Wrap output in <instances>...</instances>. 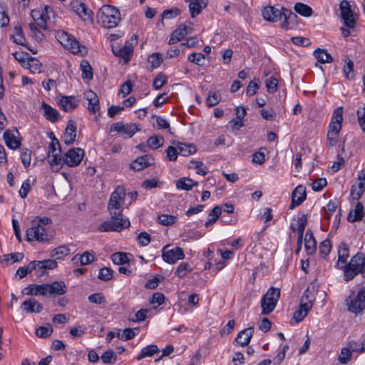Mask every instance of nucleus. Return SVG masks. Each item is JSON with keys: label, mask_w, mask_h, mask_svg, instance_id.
I'll return each mask as SVG.
<instances>
[{"label": "nucleus", "mask_w": 365, "mask_h": 365, "mask_svg": "<svg viewBox=\"0 0 365 365\" xmlns=\"http://www.w3.org/2000/svg\"><path fill=\"white\" fill-rule=\"evenodd\" d=\"M52 220L48 217H36L31 221V227L26 232V238L29 242L48 241L53 237V231L49 226Z\"/></svg>", "instance_id": "obj_1"}, {"label": "nucleus", "mask_w": 365, "mask_h": 365, "mask_svg": "<svg viewBox=\"0 0 365 365\" xmlns=\"http://www.w3.org/2000/svg\"><path fill=\"white\" fill-rule=\"evenodd\" d=\"M52 9L46 6L43 10L34 9L31 12L34 22L29 24L31 36L38 42L43 40L44 35L36 26L43 30L47 29V24L50 21V15L53 14Z\"/></svg>", "instance_id": "obj_2"}, {"label": "nucleus", "mask_w": 365, "mask_h": 365, "mask_svg": "<svg viewBox=\"0 0 365 365\" xmlns=\"http://www.w3.org/2000/svg\"><path fill=\"white\" fill-rule=\"evenodd\" d=\"M97 21L104 28H114L120 21V11L114 6L103 5L97 14Z\"/></svg>", "instance_id": "obj_3"}, {"label": "nucleus", "mask_w": 365, "mask_h": 365, "mask_svg": "<svg viewBox=\"0 0 365 365\" xmlns=\"http://www.w3.org/2000/svg\"><path fill=\"white\" fill-rule=\"evenodd\" d=\"M125 189L123 186H118L111 193L108 204V210L110 217H123L122 214L125 199Z\"/></svg>", "instance_id": "obj_4"}, {"label": "nucleus", "mask_w": 365, "mask_h": 365, "mask_svg": "<svg viewBox=\"0 0 365 365\" xmlns=\"http://www.w3.org/2000/svg\"><path fill=\"white\" fill-rule=\"evenodd\" d=\"M262 16L265 20L272 22H276L284 16V20L281 24V26L284 29H288V21L289 20H293L297 17L295 14L287 9H283V11H282L273 6H267L264 7L262 10Z\"/></svg>", "instance_id": "obj_5"}, {"label": "nucleus", "mask_w": 365, "mask_h": 365, "mask_svg": "<svg viewBox=\"0 0 365 365\" xmlns=\"http://www.w3.org/2000/svg\"><path fill=\"white\" fill-rule=\"evenodd\" d=\"M343 108H336L332 114L327 132V143L329 146H334L338 140L339 132L342 127Z\"/></svg>", "instance_id": "obj_6"}, {"label": "nucleus", "mask_w": 365, "mask_h": 365, "mask_svg": "<svg viewBox=\"0 0 365 365\" xmlns=\"http://www.w3.org/2000/svg\"><path fill=\"white\" fill-rule=\"evenodd\" d=\"M344 269L345 281L348 282L361 273L365 277V256L363 254H356L351 259L349 264L344 267H339Z\"/></svg>", "instance_id": "obj_7"}, {"label": "nucleus", "mask_w": 365, "mask_h": 365, "mask_svg": "<svg viewBox=\"0 0 365 365\" xmlns=\"http://www.w3.org/2000/svg\"><path fill=\"white\" fill-rule=\"evenodd\" d=\"M345 303L349 312L356 314L362 312L365 309V285L357 293L351 292Z\"/></svg>", "instance_id": "obj_8"}, {"label": "nucleus", "mask_w": 365, "mask_h": 365, "mask_svg": "<svg viewBox=\"0 0 365 365\" xmlns=\"http://www.w3.org/2000/svg\"><path fill=\"white\" fill-rule=\"evenodd\" d=\"M58 42L67 50L74 54L86 53V48L80 45L79 42L73 36L64 31H58L56 34Z\"/></svg>", "instance_id": "obj_9"}, {"label": "nucleus", "mask_w": 365, "mask_h": 365, "mask_svg": "<svg viewBox=\"0 0 365 365\" xmlns=\"http://www.w3.org/2000/svg\"><path fill=\"white\" fill-rule=\"evenodd\" d=\"M279 296L280 291L279 289L271 287L267 290L261 301L262 314H268L274 310L279 300Z\"/></svg>", "instance_id": "obj_10"}, {"label": "nucleus", "mask_w": 365, "mask_h": 365, "mask_svg": "<svg viewBox=\"0 0 365 365\" xmlns=\"http://www.w3.org/2000/svg\"><path fill=\"white\" fill-rule=\"evenodd\" d=\"M110 220H106L101 223L98 226V230L101 232H120L130 226V221L128 218L118 217H110Z\"/></svg>", "instance_id": "obj_11"}, {"label": "nucleus", "mask_w": 365, "mask_h": 365, "mask_svg": "<svg viewBox=\"0 0 365 365\" xmlns=\"http://www.w3.org/2000/svg\"><path fill=\"white\" fill-rule=\"evenodd\" d=\"M313 306V299H309V290H306L302 297L300 304L298 309L294 312L292 320L299 323L307 315L309 311Z\"/></svg>", "instance_id": "obj_12"}, {"label": "nucleus", "mask_w": 365, "mask_h": 365, "mask_svg": "<svg viewBox=\"0 0 365 365\" xmlns=\"http://www.w3.org/2000/svg\"><path fill=\"white\" fill-rule=\"evenodd\" d=\"M339 9L341 11V17L343 20L344 25L349 29H352L355 26V19L354 16V11L351 6L347 0H343L339 4Z\"/></svg>", "instance_id": "obj_13"}, {"label": "nucleus", "mask_w": 365, "mask_h": 365, "mask_svg": "<svg viewBox=\"0 0 365 365\" xmlns=\"http://www.w3.org/2000/svg\"><path fill=\"white\" fill-rule=\"evenodd\" d=\"M85 155L84 150L80 148H75L70 149L66 152L63 157V160L65 164L69 167L78 166L82 161Z\"/></svg>", "instance_id": "obj_14"}, {"label": "nucleus", "mask_w": 365, "mask_h": 365, "mask_svg": "<svg viewBox=\"0 0 365 365\" xmlns=\"http://www.w3.org/2000/svg\"><path fill=\"white\" fill-rule=\"evenodd\" d=\"M169 246L166 245L163 249L162 257L163 260L169 264H175L178 260L182 259L185 255L182 248L175 247L173 249H168Z\"/></svg>", "instance_id": "obj_15"}, {"label": "nucleus", "mask_w": 365, "mask_h": 365, "mask_svg": "<svg viewBox=\"0 0 365 365\" xmlns=\"http://www.w3.org/2000/svg\"><path fill=\"white\" fill-rule=\"evenodd\" d=\"M80 99L75 96H63L58 101V106L65 112H72L78 108Z\"/></svg>", "instance_id": "obj_16"}, {"label": "nucleus", "mask_w": 365, "mask_h": 365, "mask_svg": "<svg viewBox=\"0 0 365 365\" xmlns=\"http://www.w3.org/2000/svg\"><path fill=\"white\" fill-rule=\"evenodd\" d=\"M19 135L17 130H8L4 132L3 138L8 148L16 150L21 146V140L19 138Z\"/></svg>", "instance_id": "obj_17"}, {"label": "nucleus", "mask_w": 365, "mask_h": 365, "mask_svg": "<svg viewBox=\"0 0 365 365\" xmlns=\"http://www.w3.org/2000/svg\"><path fill=\"white\" fill-rule=\"evenodd\" d=\"M73 11L84 21L92 19V11L88 9L85 4L78 1L71 3Z\"/></svg>", "instance_id": "obj_18"}, {"label": "nucleus", "mask_w": 365, "mask_h": 365, "mask_svg": "<svg viewBox=\"0 0 365 365\" xmlns=\"http://www.w3.org/2000/svg\"><path fill=\"white\" fill-rule=\"evenodd\" d=\"M365 190V170H362L358 175L357 187L352 186L351 195L354 200H358L363 195Z\"/></svg>", "instance_id": "obj_19"}, {"label": "nucleus", "mask_w": 365, "mask_h": 365, "mask_svg": "<svg viewBox=\"0 0 365 365\" xmlns=\"http://www.w3.org/2000/svg\"><path fill=\"white\" fill-rule=\"evenodd\" d=\"M47 285V294L51 297H56L63 295L67 292V287L64 282L63 281H55L51 284H46Z\"/></svg>", "instance_id": "obj_20"}, {"label": "nucleus", "mask_w": 365, "mask_h": 365, "mask_svg": "<svg viewBox=\"0 0 365 365\" xmlns=\"http://www.w3.org/2000/svg\"><path fill=\"white\" fill-rule=\"evenodd\" d=\"M113 53L115 56L122 58L125 63H128L133 55V47L129 42H125L123 48L112 47Z\"/></svg>", "instance_id": "obj_21"}, {"label": "nucleus", "mask_w": 365, "mask_h": 365, "mask_svg": "<svg viewBox=\"0 0 365 365\" xmlns=\"http://www.w3.org/2000/svg\"><path fill=\"white\" fill-rule=\"evenodd\" d=\"M154 158L150 155H145L143 156L138 158L136 160L132 162L130 167L135 170H142L146 167H148L154 164Z\"/></svg>", "instance_id": "obj_22"}, {"label": "nucleus", "mask_w": 365, "mask_h": 365, "mask_svg": "<svg viewBox=\"0 0 365 365\" xmlns=\"http://www.w3.org/2000/svg\"><path fill=\"white\" fill-rule=\"evenodd\" d=\"M40 110L43 112V115L49 121L54 123L60 119L59 112L45 102L41 103Z\"/></svg>", "instance_id": "obj_23"}, {"label": "nucleus", "mask_w": 365, "mask_h": 365, "mask_svg": "<svg viewBox=\"0 0 365 365\" xmlns=\"http://www.w3.org/2000/svg\"><path fill=\"white\" fill-rule=\"evenodd\" d=\"M84 98L88 101V109L91 113H96L99 110V100L93 91L89 90L85 92Z\"/></svg>", "instance_id": "obj_24"}, {"label": "nucleus", "mask_w": 365, "mask_h": 365, "mask_svg": "<svg viewBox=\"0 0 365 365\" xmlns=\"http://www.w3.org/2000/svg\"><path fill=\"white\" fill-rule=\"evenodd\" d=\"M306 199V188L303 185H298L292 195L291 208L300 205Z\"/></svg>", "instance_id": "obj_25"}, {"label": "nucleus", "mask_w": 365, "mask_h": 365, "mask_svg": "<svg viewBox=\"0 0 365 365\" xmlns=\"http://www.w3.org/2000/svg\"><path fill=\"white\" fill-rule=\"evenodd\" d=\"M76 138V123L70 120L66 125V131L63 134V141L66 145H71L74 143Z\"/></svg>", "instance_id": "obj_26"}, {"label": "nucleus", "mask_w": 365, "mask_h": 365, "mask_svg": "<svg viewBox=\"0 0 365 365\" xmlns=\"http://www.w3.org/2000/svg\"><path fill=\"white\" fill-rule=\"evenodd\" d=\"M21 308L26 313H39L42 311L43 306L35 299L30 298L21 304Z\"/></svg>", "instance_id": "obj_27"}, {"label": "nucleus", "mask_w": 365, "mask_h": 365, "mask_svg": "<svg viewBox=\"0 0 365 365\" xmlns=\"http://www.w3.org/2000/svg\"><path fill=\"white\" fill-rule=\"evenodd\" d=\"M189 28L184 25H180L171 34L168 43L174 44L182 40L189 33Z\"/></svg>", "instance_id": "obj_28"}, {"label": "nucleus", "mask_w": 365, "mask_h": 365, "mask_svg": "<svg viewBox=\"0 0 365 365\" xmlns=\"http://www.w3.org/2000/svg\"><path fill=\"white\" fill-rule=\"evenodd\" d=\"M207 5V0H190L189 10L192 18L200 14L202 10Z\"/></svg>", "instance_id": "obj_29"}, {"label": "nucleus", "mask_w": 365, "mask_h": 365, "mask_svg": "<svg viewBox=\"0 0 365 365\" xmlns=\"http://www.w3.org/2000/svg\"><path fill=\"white\" fill-rule=\"evenodd\" d=\"M254 329L249 327L241 331L237 336L235 341L242 346L247 345L253 336Z\"/></svg>", "instance_id": "obj_30"}, {"label": "nucleus", "mask_w": 365, "mask_h": 365, "mask_svg": "<svg viewBox=\"0 0 365 365\" xmlns=\"http://www.w3.org/2000/svg\"><path fill=\"white\" fill-rule=\"evenodd\" d=\"M349 257V250L346 244L341 243L339 246L338 250V261L336 262V267H344L347 264L346 261Z\"/></svg>", "instance_id": "obj_31"}, {"label": "nucleus", "mask_w": 365, "mask_h": 365, "mask_svg": "<svg viewBox=\"0 0 365 365\" xmlns=\"http://www.w3.org/2000/svg\"><path fill=\"white\" fill-rule=\"evenodd\" d=\"M95 256L90 252H84L82 255H76L72 258V262L75 264L87 265L94 261Z\"/></svg>", "instance_id": "obj_32"}, {"label": "nucleus", "mask_w": 365, "mask_h": 365, "mask_svg": "<svg viewBox=\"0 0 365 365\" xmlns=\"http://www.w3.org/2000/svg\"><path fill=\"white\" fill-rule=\"evenodd\" d=\"M177 145L179 155L188 156L194 154L197 151V148L193 143H183L181 142L173 143Z\"/></svg>", "instance_id": "obj_33"}, {"label": "nucleus", "mask_w": 365, "mask_h": 365, "mask_svg": "<svg viewBox=\"0 0 365 365\" xmlns=\"http://www.w3.org/2000/svg\"><path fill=\"white\" fill-rule=\"evenodd\" d=\"M24 68L32 73H40L42 71V65L37 58L29 56L26 63L24 62Z\"/></svg>", "instance_id": "obj_34"}, {"label": "nucleus", "mask_w": 365, "mask_h": 365, "mask_svg": "<svg viewBox=\"0 0 365 365\" xmlns=\"http://www.w3.org/2000/svg\"><path fill=\"white\" fill-rule=\"evenodd\" d=\"M304 246L307 254H313L317 249V242L311 230H307L304 237Z\"/></svg>", "instance_id": "obj_35"}, {"label": "nucleus", "mask_w": 365, "mask_h": 365, "mask_svg": "<svg viewBox=\"0 0 365 365\" xmlns=\"http://www.w3.org/2000/svg\"><path fill=\"white\" fill-rule=\"evenodd\" d=\"M364 217V207L361 202H357L353 211L350 212L347 220L349 222H354L361 220Z\"/></svg>", "instance_id": "obj_36"}, {"label": "nucleus", "mask_w": 365, "mask_h": 365, "mask_svg": "<svg viewBox=\"0 0 365 365\" xmlns=\"http://www.w3.org/2000/svg\"><path fill=\"white\" fill-rule=\"evenodd\" d=\"M314 56L321 63H331L333 61L332 57L325 49H316L314 52Z\"/></svg>", "instance_id": "obj_37"}, {"label": "nucleus", "mask_w": 365, "mask_h": 365, "mask_svg": "<svg viewBox=\"0 0 365 365\" xmlns=\"http://www.w3.org/2000/svg\"><path fill=\"white\" fill-rule=\"evenodd\" d=\"M159 351V349L156 345H148L144 347L140 353L136 357V359L140 361L148 356H153L154 354H157Z\"/></svg>", "instance_id": "obj_38"}, {"label": "nucleus", "mask_w": 365, "mask_h": 365, "mask_svg": "<svg viewBox=\"0 0 365 365\" xmlns=\"http://www.w3.org/2000/svg\"><path fill=\"white\" fill-rule=\"evenodd\" d=\"M197 185V182L188 178H183L178 180L176 186L178 189L189 190L192 187Z\"/></svg>", "instance_id": "obj_39"}, {"label": "nucleus", "mask_w": 365, "mask_h": 365, "mask_svg": "<svg viewBox=\"0 0 365 365\" xmlns=\"http://www.w3.org/2000/svg\"><path fill=\"white\" fill-rule=\"evenodd\" d=\"M36 267L40 269H53L57 267V262L54 259H45L42 261H35Z\"/></svg>", "instance_id": "obj_40"}, {"label": "nucleus", "mask_w": 365, "mask_h": 365, "mask_svg": "<svg viewBox=\"0 0 365 365\" xmlns=\"http://www.w3.org/2000/svg\"><path fill=\"white\" fill-rule=\"evenodd\" d=\"M191 271L192 268L188 263L182 262L177 267L175 274L180 279H182Z\"/></svg>", "instance_id": "obj_41"}, {"label": "nucleus", "mask_w": 365, "mask_h": 365, "mask_svg": "<svg viewBox=\"0 0 365 365\" xmlns=\"http://www.w3.org/2000/svg\"><path fill=\"white\" fill-rule=\"evenodd\" d=\"M70 254V249L66 246H60L52 250L51 256L56 257V259H63Z\"/></svg>", "instance_id": "obj_42"}, {"label": "nucleus", "mask_w": 365, "mask_h": 365, "mask_svg": "<svg viewBox=\"0 0 365 365\" xmlns=\"http://www.w3.org/2000/svg\"><path fill=\"white\" fill-rule=\"evenodd\" d=\"M164 141V138L162 136L153 135L148 139L147 143L149 148L155 150L163 146Z\"/></svg>", "instance_id": "obj_43"}, {"label": "nucleus", "mask_w": 365, "mask_h": 365, "mask_svg": "<svg viewBox=\"0 0 365 365\" xmlns=\"http://www.w3.org/2000/svg\"><path fill=\"white\" fill-rule=\"evenodd\" d=\"M82 71V78L83 79L91 80L93 78V69L87 61H83L81 63Z\"/></svg>", "instance_id": "obj_44"}, {"label": "nucleus", "mask_w": 365, "mask_h": 365, "mask_svg": "<svg viewBox=\"0 0 365 365\" xmlns=\"http://www.w3.org/2000/svg\"><path fill=\"white\" fill-rule=\"evenodd\" d=\"M294 10L298 14L306 17L310 16L312 14V8L309 6L302 3H297L294 6Z\"/></svg>", "instance_id": "obj_45"}, {"label": "nucleus", "mask_w": 365, "mask_h": 365, "mask_svg": "<svg viewBox=\"0 0 365 365\" xmlns=\"http://www.w3.org/2000/svg\"><path fill=\"white\" fill-rule=\"evenodd\" d=\"M111 259L115 264H123L129 262L128 255L124 252H115L111 255Z\"/></svg>", "instance_id": "obj_46"}, {"label": "nucleus", "mask_w": 365, "mask_h": 365, "mask_svg": "<svg viewBox=\"0 0 365 365\" xmlns=\"http://www.w3.org/2000/svg\"><path fill=\"white\" fill-rule=\"evenodd\" d=\"M178 217L172 215H160L158 217V222L160 225L164 226H169L173 225L177 221Z\"/></svg>", "instance_id": "obj_47"}, {"label": "nucleus", "mask_w": 365, "mask_h": 365, "mask_svg": "<svg viewBox=\"0 0 365 365\" xmlns=\"http://www.w3.org/2000/svg\"><path fill=\"white\" fill-rule=\"evenodd\" d=\"M36 268L35 261H32L28 266L19 267L16 271V274L19 276L20 279H22Z\"/></svg>", "instance_id": "obj_48"}, {"label": "nucleus", "mask_w": 365, "mask_h": 365, "mask_svg": "<svg viewBox=\"0 0 365 365\" xmlns=\"http://www.w3.org/2000/svg\"><path fill=\"white\" fill-rule=\"evenodd\" d=\"M14 41L20 45H24V42L26 41L23 30L20 26H15L14 29V35L12 36Z\"/></svg>", "instance_id": "obj_49"}, {"label": "nucleus", "mask_w": 365, "mask_h": 365, "mask_svg": "<svg viewBox=\"0 0 365 365\" xmlns=\"http://www.w3.org/2000/svg\"><path fill=\"white\" fill-rule=\"evenodd\" d=\"M113 277V271L109 267H103L99 270L98 278L103 281L110 280Z\"/></svg>", "instance_id": "obj_50"}, {"label": "nucleus", "mask_w": 365, "mask_h": 365, "mask_svg": "<svg viewBox=\"0 0 365 365\" xmlns=\"http://www.w3.org/2000/svg\"><path fill=\"white\" fill-rule=\"evenodd\" d=\"M167 159L170 161H175L179 155L178 149L177 145H170L165 150Z\"/></svg>", "instance_id": "obj_51"}, {"label": "nucleus", "mask_w": 365, "mask_h": 365, "mask_svg": "<svg viewBox=\"0 0 365 365\" xmlns=\"http://www.w3.org/2000/svg\"><path fill=\"white\" fill-rule=\"evenodd\" d=\"M21 160L25 168L30 166L31 161V151L27 148H24L21 150Z\"/></svg>", "instance_id": "obj_52"}, {"label": "nucleus", "mask_w": 365, "mask_h": 365, "mask_svg": "<svg viewBox=\"0 0 365 365\" xmlns=\"http://www.w3.org/2000/svg\"><path fill=\"white\" fill-rule=\"evenodd\" d=\"M167 83V77L162 73L158 74L153 82V86L155 89H160L165 84Z\"/></svg>", "instance_id": "obj_53"}, {"label": "nucleus", "mask_w": 365, "mask_h": 365, "mask_svg": "<svg viewBox=\"0 0 365 365\" xmlns=\"http://www.w3.org/2000/svg\"><path fill=\"white\" fill-rule=\"evenodd\" d=\"M148 62L150 63L152 68H156L159 67L163 62L162 56L159 53H154L149 56Z\"/></svg>", "instance_id": "obj_54"}, {"label": "nucleus", "mask_w": 365, "mask_h": 365, "mask_svg": "<svg viewBox=\"0 0 365 365\" xmlns=\"http://www.w3.org/2000/svg\"><path fill=\"white\" fill-rule=\"evenodd\" d=\"M88 299L90 302L97 304H102L106 302L104 295L101 293H95L88 296Z\"/></svg>", "instance_id": "obj_55"}, {"label": "nucleus", "mask_w": 365, "mask_h": 365, "mask_svg": "<svg viewBox=\"0 0 365 365\" xmlns=\"http://www.w3.org/2000/svg\"><path fill=\"white\" fill-rule=\"evenodd\" d=\"M48 158L49 163L52 166L61 165L62 162H63V158L61 155V150L56 153H48Z\"/></svg>", "instance_id": "obj_56"}, {"label": "nucleus", "mask_w": 365, "mask_h": 365, "mask_svg": "<svg viewBox=\"0 0 365 365\" xmlns=\"http://www.w3.org/2000/svg\"><path fill=\"white\" fill-rule=\"evenodd\" d=\"M357 120L361 129L365 133V104L358 109Z\"/></svg>", "instance_id": "obj_57"}, {"label": "nucleus", "mask_w": 365, "mask_h": 365, "mask_svg": "<svg viewBox=\"0 0 365 365\" xmlns=\"http://www.w3.org/2000/svg\"><path fill=\"white\" fill-rule=\"evenodd\" d=\"M337 203L335 201H329L327 206L324 207V216L326 219H329L331 215L333 214L336 210Z\"/></svg>", "instance_id": "obj_58"}, {"label": "nucleus", "mask_w": 365, "mask_h": 365, "mask_svg": "<svg viewBox=\"0 0 365 365\" xmlns=\"http://www.w3.org/2000/svg\"><path fill=\"white\" fill-rule=\"evenodd\" d=\"M307 223V218L306 215H303L297 220V232L299 238L303 237L304 231Z\"/></svg>", "instance_id": "obj_59"}, {"label": "nucleus", "mask_w": 365, "mask_h": 365, "mask_svg": "<svg viewBox=\"0 0 365 365\" xmlns=\"http://www.w3.org/2000/svg\"><path fill=\"white\" fill-rule=\"evenodd\" d=\"M221 100V95L218 93H212L209 94L207 98V105L209 107L214 106L217 105Z\"/></svg>", "instance_id": "obj_60"}, {"label": "nucleus", "mask_w": 365, "mask_h": 365, "mask_svg": "<svg viewBox=\"0 0 365 365\" xmlns=\"http://www.w3.org/2000/svg\"><path fill=\"white\" fill-rule=\"evenodd\" d=\"M351 358V351L348 348H343L339 356V361L341 364H346Z\"/></svg>", "instance_id": "obj_61"}, {"label": "nucleus", "mask_w": 365, "mask_h": 365, "mask_svg": "<svg viewBox=\"0 0 365 365\" xmlns=\"http://www.w3.org/2000/svg\"><path fill=\"white\" fill-rule=\"evenodd\" d=\"M331 244L328 240H324L319 245V254L322 257H326L331 251Z\"/></svg>", "instance_id": "obj_62"}, {"label": "nucleus", "mask_w": 365, "mask_h": 365, "mask_svg": "<svg viewBox=\"0 0 365 365\" xmlns=\"http://www.w3.org/2000/svg\"><path fill=\"white\" fill-rule=\"evenodd\" d=\"M53 331L51 326L40 327L36 330V334L39 337L49 336Z\"/></svg>", "instance_id": "obj_63"}, {"label": "nucleus", "mask_w": 365, "mask_h": 365, "mask_svg": "<svg viewBox=\"0 0 365 365\" xmlns=\"http://www.w3.org/2000/svg\"><path fill=\"white\" fill-rule=\"evenodd\" d=\"M165 296L160 292L154 293L150 299V302L153 304H156L157 307L163 304L165 302Z\"/></svg>", "instance_id": "obj_64"}]
</instances>
